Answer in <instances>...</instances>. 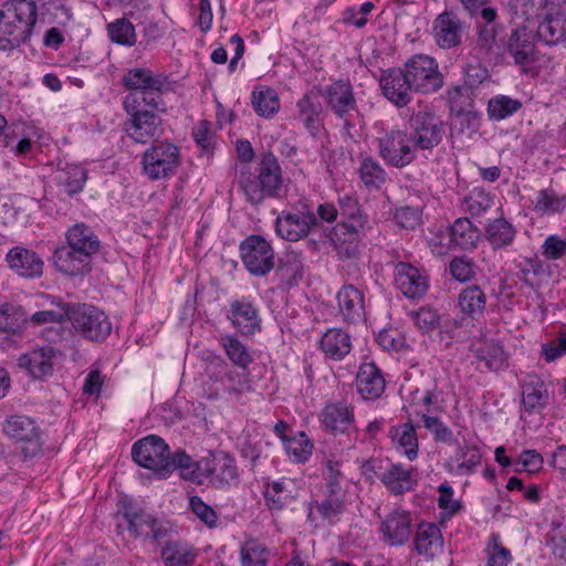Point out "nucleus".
Instances as JSON below:
<instances>
[{
    "label": "nucleus",
    "instance_id": "f257e3e1",
    "mask_svg": "<svg viewBox=\"0 0 566 566\" xmlns=\"http://www.w3.org/2000/svg\"><path fill=\"white\" fill-rule=\"evenodd\" d=\"M38 9L34 0H7L0 6V50L10 51L30 41Z\"/></svg>",
    "mask_w": 566,
    "mask_h": 566
},
{
    "label": "nucleus",
    "instance_id": "f03ea898",
    "mask_svg": "<svg viewBox=\"0 0 566 566\" xmlns=\"http://www.w3.org/2000/svg\"><path fill=\"white\" fill-rule=\"evenodd\" d=\"M239 185L252 205L268 198H279L283 190V178L277 158L272 153L263 154L256 175H242Z\"/></svg>",
    "mask_w": 566,
    "mask_h": 566
},
{
    "label": "nucleus",
    "instance_id": "7ed1b4c3",
    "mask_svg": "<svg viewBox=\"0 0 566 566\" xmlns=\"http://www.w3.org/2000/svg\"><path fill=\"white\" fill-rule=\"evenodd\" d=\"M138 98V96L124 98L123 106L129 116L124 124V130L133 142L147 144L164 134V124L158 113L159 107L140 104Z\"/></svg>",
    "mask_w": 566,
    "mask_h": 566
},
{
    "label": "nucleus",
    "instance_id": "20e7f679",
    "mask_svg": "<svg viewBox=\"0 0 566 566\" xmlns=\"http://www.w3.org/2000/svg\"><path fill=\"white\" fill-rule=\"evenodd\" d=\"M123 84L130 91L126 97L138 96L140 104H150L153 107L164 104L161 95L169 85L167 76L144 67L128 70L123 77Z\"/></svg>",
    "mask_w": 566,
    "mask_h": 566
},
{
    "label": "nucleus",
    "instance_id": "39448f33",
    "mask_svg": "<svg viewBox=\"0 0 566 566\" xmlns=\"http://www.w3.org/2000/svg\"><path fill=\"white\" fill-rule=\"evenodd\" d=\"M69 321L76 333L91 342L102 343L112 332L107 315L90 304H73Z\"/></svg>",
    "mask_w": 566,
    "mask_h": 566
},
{
    "label": "nucleus",
    "instance_id": "423d86ee",
    "mask_svg": "<svg viewBox=\"0 0 566 566\" xmlns=\"http://www.w3.org/2000/svg\"><path fill=\"white\" fill-rule=\"evenodd\" d=\"M180 164V149L169 142H159L147 148L142 157L143 172L150 180L172 176Z\"/></svg>",
    "mask_w": 566,
    "mask_h": 566
},
{
    "label": "nucleus",
    "instance_id": "0eeeda50",
    "mask_svg": "<svg viewBox=\"0 0 566 566\" xmlns=\"http://www.w3.org/2000/svg\"><path fill=\"white\" fill-rule=\"evenodd\" d=\"M133 460L140 467L151 470L160 479L169 476V447L158 436L149 434L133 444Z\"/></svg>",
    "mask_w": 566,
    "mask_h": 566
},
{
    "label": "nucleus",
    "instance_id": "6e6552de",
    "mask_svg": "<svg viewBox=\"0 0 566 566\" xmlns=\"http://www.w3.org/2000/svg\"><path fill=\"white\" fill-rule=\"evenodd\" d=\"M408 135L416 153L431 150L442 140L443 126L432 112L419 111L409 119Z\"/></svg>",
    "mask_w": 566,
    "mask_h": 566
},
{
    "label": "nucleus",
    "instance_id": "1a4fd4ad",
    "mask_svg": "<svg viewBox=\"0 0 566 566\" xmlns=\"http://www.w3.org/2000/svg\"><path fill=\"white\" fill-rule=\"evenodd\" d=\"M378 153L385 163L395 168H403L417 156L408 130L392 129L378 138Z\"/></svg>",
    "mask_w": 566,
    "mask_h": 566
},
{
    "label": "nucleus",
    "instance_id": "9d476101",
    "mask_svg": "<svg viewBox=\"0 0 566 566\" xmlns=\"http://www.w3.org/2000/svg\"><path fill=\"white\" fill-rule=\"evenodd\" d=\"M405 69L413 91L422 94L434 93L443 84L442 74L439 72L434 59L418 54L405 63Z\"/></svg>",
    "mask_w": 566,
    "mask_h": 566
},
{
    "label": "nucleus",
    "instance_id": "9b49d317",
    "mask_svg": "<svg viewBox=\"0 0 566 566\" xmlns=\"http://www.w3.org/2000/svg\"><path fill=\"white\" fill-rule=\"evenodd\" d=\"M240 255L245 269L255 276H263L274 268V251L261 235L252 234L240 243Z\"/></svg>",
    "mask_w": 566,
    "mask_h": 566
},
{
    "label": "nucleus",
    "instance_id": "f8f14e48",
    "mask_svg": "<svg viewBox=\"0 0 566 566\" xmlns=\"http://www.w3.org/2000/svg\"><path fill=\"white\" fill-rule=\"evenodd\" d=\"M127 528L134 537L149 539L159 543L172 533V525L170 522L158 518L153 514L144 511H128L123 514Z\"/></svg>",
    "mask_w": 566,
    "mask_h": 566
},
{
    "label": "nucleus",
    "instance_id": "ddd939ff",
    "mask_svg": "<svg viewBox=\"0 0 566 566\" xmlns=\"http://www.w3.org/2000/svg\"><path fill=\"white\" fill-rule=\"evenodd\" d=\"M318 226L314 212L306 211H282L275 220V231L284 240L296 242L305 238L310 231Z\"/></svg>",
    "mask_w": 566,
    "mask_h": 566
},
{
    "label": "nucleus",
    "instance_id": "4468645a",
    "mask_svg": "<svg viewBox=\"0 0 566 566\" xmlns=\"http://www.w3.org/2000/svg\"><path fill=\"white\" fill-rule=\"evenodd\" d=\"M202 476L216 488L230 485L238 479L235 460L223 451L210 453L201 459Z\"/></svg>",
    "mask_w": 566,
    "mask_h": 566
},
{
    "label": "nucleus",
    "instance_id": "2eb2a0df",
    "mask_svg": "<svg viewBox=\"0 0 566 566\" xmlns=\"http://www.w3.org/2000/svg\"><path fill=\"white\" fill-rule=\"evenodd\" d=\"M327 108L338 118H347L357 112V101L349 80H337L321 91Z\"/></svg>",
    "mask_w": 566,
    "mask_h": 566
},
{
    "label": "nucleus",
    "instance_id": "dca6fc26",
    "mask_svg": "<svg viewBox=\"0 0 566 566\" xmlns=\"http://www.w3.org/2000/svg\"><path fill=\"white\" fill-rule=\"evenodd\" d=\"M381 92L397 107H405L411 101L412 85L408 78L406 69H387L381 72L379 78Z\"/></svg>",
    "mask_w": 566,
    "mask_h": 566
},
{
    "label": "nucleus",
    "instance_id": "f3484780",
    "mask_svg": "<svg viewBox=\"0 0 566 566\" xmlns=\"http://www.w3.org/2000/svg\"><path fill=\"white\" fill-rule=\"evenodd\" d=\"M319 421L327 432L349 434L355 429L354 407L345 401L328 402L319 413Z\"/></svg>",
    "mask_w": 566,
    "mask_h": 566
},
{
    "label": "nucleus",
    "instance_id": "a211bd4d",
    "mask_svg": "<svg viewBox=\"0 0 566 566\" xmlns=\"http://www.w3.org/2000/svg\"><path fill=\"white\" fill-rule=\"evenodd\" d=\"M364 226L338 222L329 232V241L340 259H355L359 254L360 230Z\"/></svg>",
    "mask_w": 566,
    "mask_h": 566
},
{
    "label": "nucleus",
    "instance_id": "6ab92c4d",
    "mask_svg": "<svg viewBox=\"0 0 566 566\" xmlns=\"http://www.w3.org/2000/svg\"><path fill=\"white\" fill-rule=\"evenodd\" d=\"M3 431L15 441L25 442V454L33 455L41 450L40 433L34 421L25 416H15L6 421Z\"/></svg>",
    "mask_w": 566,
    "mask_h": 566
},
{
    "label": "nucleus",
    "instance_id": "aec40b11",
    "mask_svg": "<svg viewBox=\"0 0 566 566\" xmlns=\"http://www.w3.org/2000/svg\"><path fill=\"white\" fill-rule=\"evenodd\" d=\"M395 284L408 298H421L428 291V281L416 266L399 262L395 266Z\"/></svg>",
    "mask_w": 566,
    "mask_h": 566
},
{
    "label": "nucleus",
    "instance_id": "412c9836",
    "mask_svg": "<svg viewBox=\"0 0 566 566\" xmlns=\"http://www.w3.org/2000/svg\"><path fill=\"white\" fill-rule=\"evenodd\" d=\"M6 261L11 271L25 279H36L43 273V261L32 250L14 247L9 250Z\"/></svg>",
    "mask_w": 566,
    "mask_h": 566
},
{
    "label": "nucleus",
    "instance_id": "4be33fe9",
    "mask_svg": "<svg viewBox=\"0 0 566 566\" xmlns=\"http://www.w3.org/2000/svg\"><path fill=\"white\" fill-rule=\"evenodd\" d=\"M536 38L549 48H565L566 14L563 12L545 14L537 24Z\"/></svg>",
    "mask_w": 566,
    "mask_h": 566
},
{
    "label": "nucleus",
    "instance_id": "5701e85b",
    "mask_svg": "<svg viewBox=\"0 0 566 566\" xmlns=\"http://www.w3.org/2000/svg\"><path fill=\"white\" fill-rule=\"evenodd\" d=\"M386 381L381 370L374 363H364L356 374L357 392L365 400H375L385 391Z\"/></svg>",
    "mask_w": 566,
    "mask_h": 566
},
{
    "label": "nucleus",
    "instance_id": "b1692460",
    "mask_svg": "<svg viewBox=\"0 0 566 566\" xmlns=\"http://www.w3.org/2000/svg\"><path fill=\"white\" fill-rule=\"evenodd\" d=\"M534 35L527 28H517L510 34L507 41V52L513 57L515 64L527 65L536 61V46Z\"/></svg>",
    "mask_w": 566,
    "mask_h": 566
},
{
    "label": "nucleus",
    "instance_id": "393cba45",
    "mask_svg": "<svg viewBox=\"0 0 566 566\" xmlns=\"http://www.w3.org/2000/svg\"><path fill=\"white\" fill-rule=\"evenodd\" d=\"M338 311L344 321L359 323L365 319V297L360 290L352 284L344 285L337 293Z\"/></svg>",
    "mask_w": 566,
    "mask_h": 566
},
{
    "label": "nucleus",
    "instance_id": "a878e982",
    "mask_svg": "<svg viewBox=\"0 0 566 566\" xmlns=\"http://www.w3.org/2000/svg\"><path fill=\"white\" fill-rule=\"evenodd\" d=\"M56 350L51 346L34 348L18 359V365L28 370L33 378H43L52 374Z\"/></svg>",
    "mask_w": 566,
    "mask_h": 566
},
{
    "label": "nucleus",
    "instance_id": "bb28decb",
    "mask_svg": "<svg viewBox=\"0 0 566 566\" xmlns=\"http://www.w3.org/2000/svg\"><path fill=\"white\" fill-rule=\"evenodd\" d=\"M319 97L321 90L313 88L305 93L296 104L298 118L313 137L318 135L322 127L321 115L323 113V106Z\"/></svg>",
    "mask_w": 566,
    "mask_h": 566
},
{
    "label": "nucleus",
    "instance_id": "cd10ccee",
    "mask_svg": "<svg viewBox=\"0 0 566 566\" xmlns=\"http://www.w3.org/2000/svg\"><path fill=\"white\" fill-rule=\"evenodd\" d=\"M55 268L64 274L76 276L92 271V260L75 252L71 245L59 247L53 253Z\"/></svg>",
    "mask_w": 566,
    "mask_h": 566
},
{
    "label": "nucleus",
    "instance_id": "c85d7f7f",
    "mask_svg": "<svg viewBox=\"0 0 566 566\" xmlns=\"http://www.w3.org/2000/svg\"><path fill=\"white\" fill-rule=\"evenodd\" d=\"M381 532L390 545H402L411 535V516L407 511L394 510L381 523Z\"/></svg>",
    "mask_w": 566,
    "mask_h": 566
},
{
    "label": "nucleus",
    "instance_id": "c756f323",
    "mask_svg": "<svg viewBox=\"0 0 566 566\" xmlns=\"http://www.w3.org/2000/svg\"><path fill=\"white\" fill-rule=\"evenodd\" d=\"M434 39L442 49H452L461 43L463 24L455 15L443 12L434 21Z\"/></svg>",
    "mask_w": 566,
    "mask_h": 566
},
{
    "label": "nucleus",
    "instance_id": "7c9ffc66",
    "mask_svg": "<svg viewBox=\"0 0 566 566\" xmlns=\"http://www.w3.org/2000/svg\"><path fill=\"white\" fill-rule=\"evenodd\" d=\"M66 244L78 254H84L93 260V255L99 251L101 241L92 228L83 222L71 227L66 233Z\"/></svg>",
    "mask_w": 566,
    "mask_h": 566
},
{
    "label": "nucleus",
    "instance_id": "2f4dec72",
    "mask_svg": "<svg viewBox=\"0 0 566 566\" xmlns=\"http://www.w3.org/2000/svg\"><path fill=\"white\" fill-rule=\"evenodd\" d=\"M229 318L231 319L232 325L242 335H253L261 328L259 312L251 303L240 301L232 302L230 305Z\"/></svg>",
    "mask_w": 566,
    "mask_h": 566
},
{
    "label": "nucleus",
    "instance_id": "473e14b6",
    "mask_svg": "<svg viewBox=\"0 0 566 566\" xmlns=\"http://www.w3.org/2000/svg\"><path fill=\"white\" fill-rule=\"evenodd\" d=\"M413 543L417 553L429 559L441 553L443 547L440 528L430 523H422L418 526Z\"/></svg>",
    "mask_w": 566,
    "mask_h": 566
},
{
    "label": "nucleus",
    "instance_id": "72a5a7b5",
    "mask_svg": "<svg viewBox=\"0 0 566 566\" xmlns=\"http://www.w3.org/2000/svg\"><path fill=\"white\" fill-rule=\"evenodd\" d=\"M502 27H492L491 24L475 25V40L473 50L481 60L492 61L499 56L500 45L497 34Z\"/></svg>",
    "mask_w": 566,
    "mask_h": 566
},
{
    "label": "nucleus",
    "instance_id": "f704fd0d",
    "mask_svg": "<svg viewBox=\"0 0 566 566\" xmlns=\"http://www.w3.org/2000/svg\"><path fill=\"white\" fill-rule=\"evenodd\" d=\"M389 438L394 447L409 461L418 458L419 442L416 428L412 422L408 421L402 424L394 426L390 428Z\"/></svg>",
    "mask_w": 566,
    "mask_h": 566
},
{
    "label": "nucleus",
    "instance_id": "c9c22d12",
    "mask_svg": "<svg viewBox=\"0 0 566 566\" xmlns=\"http://www.w3.org/2000/svg\"><path fill=\"white\" fill-rule=\"evenodd\" d=\"M412 469H406L402 464H390L380 476L381 482L394 495H400L413 489L416 480Z\"/></svg>",
    "mask_w": 566,
    "mask_h": 566
},
{
    "label": "nucleus",
    "instance_id": "e433bc0d",
    "mask_svg": "<svg viewBox=\"0 0 566 566\" xmlns=\"http://www.w3.org/2000/svg\"><path fill=\"white\" fill-rule=\"evenodd\" d=\"M321 349L334 360H342L352 350L350 336L340 328H331L321 339Z\"/></svg>",
    "mask_w": 566,
    "mask_h": 566
},
{
    "label": "nucleus",
    "instance_id": "4c0bfd02",
    "mask_svg": "<svg viewBox=\"0 0 566 566\" xmlns=\"http://www.w3.org/2000/svg\"><path fill=\"white\" fill-rule=\"evenodd\" d=\"M304 274L303 256L297 251H286L279 260L276 275L286 287L296 285Z\"/></svg>",
    "mask_w": 566,
    "mask_h": 566
},
{
    "label": "nucleus",
    "instance_id": "58836bf2",
    "mask_svg": "<svg viewBox=\"0 0 566 566\" xmlns=\"http://www.w3.org/2000/svg\"><path fill=\"white\" fill-rule=\"evenodd\" d=\"M450 242L461 250H473L481 238L480 230L468 218H459L450 227Z\"/></svg>",
    "mask_w": 566,
    "mask_h": 566
},
{
    "label": "nucleus",
    "instance_id": "ea45409f",
    "mask_svg": "<svg viewBox=\"0 0 566 566\" xmlns=\"http://www.w3.org/2000/svg\"><path fill=\"white\" fill-rule=\"evenodd\" d=\"M166 566H190L195 563L196 552L182 541H167L160 554Z\"/></svg>",
    "mask_w": 566,
    "mask_h": 566
},
{
    "label": "nucleus",
    "instance_id": "a19ab883",
    "mask_svg": "<svg viewBox=\"0 0 566 566\" xmlns=\"http://www.w3.org/2000/svg\"><path fill=\"white\" fill-rule=\"evenodd\" d=\"M486 295L479 285L464 287L458 296L460 311L471 318H478L485 310Z\"/></svg>",
    "mask_w": 566,
    "mask_h": 566
},
{
    "label": "nucleus",
    "instance_id": "79ce46f5",
    "mask_svg": "<svg viewBox=\"0 0 566 566\" xmlns=\"http://www.w3.org/2000/svg\"><path fill=\"white\" fill-rule=\"evenodd\" d=\"M345 510V496L324 494L321 502H315L308 513V517L315 520L316 515L329 524L338 521Z\"/></svg>",
    "mask_w": 566,
    "mask_h": 566
},
{
    "label": "nucleus",
    "instance_id": "37998d69",
    "mask_svg": "<svg viewBox=\"0 0 566 566\" xmlns=\"http://www.w3.org/2000/svg\"><path fill=\"white\" fill-rule=\"evenodd\" d=\"M167 462L169 475L177 469L182 479L201 483V460L193 461L184 450H178L172 455L169 454Z\"/></svg>",
    "mask_w": 566,
    "mask_h": 566
},
{
    "label": "nucleus",
    "instance_id": "c03bdc74",
    "mask_svg": "<svg viewBox=\"0 0 566 566\" xmlns=\"http://www.w3.org/2000/svg\"><path fill=\"white\" fill-rule=\"evenodd\" d=\"M515 235V228L504 218L494 219L485 228V238L493 249L509 247Z\"/></svg>",
    "mask_w": 566,
    "mask_h": 566
},
{
    "label": "nucleus",
    "instance_id": "a18cd8bd",
    "mask_svg": "<svg viewBox=\"0 0 566 566\" xmlns=\"http://www.w3.org/2000/svg\"><path fill=\"white\" fill-rule=\"evenodd\" d=\"M475 357L489 370H499L506 365L503 347L495 342H486L474 348Z\"/></svg>",
    "mask_w": 566,
    "mask_h": 566
},
{
    "label": "nucleus",
    "instance_id": "49530a36",
    "mask_svg": "<svg viewBox=\"0 0 566 566\" xmlns=\"http://www.w3.org/2000/svg\"><path fill=\"white\" fill-rule=\"evenodd\" d=\"M25 322L27 317L21 308L8 304L0 306V332L18 338Z\"/></svg>",
    "mask_w": 566,
    "mask_h": 566
},
{
    "label": "nucleus",
    "instance_id": "de8ad7c7",
    "mask_svg": "<svg viewBox=\"0 0 566 566\" xmlns=\"http://www.w3.org/2000/svg\"><path fill=\"white\" fill-rule=\"evenodd\" d=\"M522 402L526 410H539L547 403V390L545 384L538 379H532L523 385Z\"/></svg>",
    "mask_w": 566,
    "mask_h": 566
},
{
    "label": "nucleus",
    "instance_id": "09e8293b",
    "mask_svg": "<svg viewBox=\"0 0 566 566\" xmlns=\"http://www.w3.org/2000/svg\"><path fill=\"white\" fill-rule=\"evenodd\" d=\"M359 176L365 187L373 190L379 189L385 184L387 174L376 159L366 157L360 164Z\"/></svg>",
    "mask_w": 566,
    "mask_h": 566
},
{
    "label": "nucleus",
    "instance_id": "8fccbe9b",
    "mask_svg": "<svg viewBox=\"0 0 566 566\" xmlns=\"http://www.w3.org/2000/svg\"><path fill=\"white\" fill-rule=\"evenodd\" d=\"M252 105L259 115L271 117L279 112L280 101L274 90L265 88L253 92Z\"/></svg>",
    "mask_w": 566,
    "mask_h": 566
},
{
    "label": "nucleus",
    "instance_id": "3c124183",
    "mask_svg": "<svg viewBox=\"0 0 566 566\" xmlns=\"http://www.w3.org/2000/svg\"><path fill=\"white\" fill-rule=\"evenodd\" d=\"M522 107L518 99H513L505 95H497L489 101L488 113L491 119L502 120Z\"/></svg>",
    "mask_w": 566,
    "mask_h": 566
},
{
    "label": "nucleus",
    "instance_id": "603ef678",
    "mask_svg": "<svg viewBox=\"0 0 566 566\" xmlns=\"http://www.w3.org/2000/svg\"><path fill=\"white\" fill-rule=\"evenodd\" d=\"M342 463L338 461L327 460L323 470V479L325 481V494L345 496L343 489L344 475L340 470Z\"/></svg>",
    "mask_w": 566,
    "mask_h": 566
},
{
    "label": "nucleus",
    "instance_id": "864d4df0",
    "mask_svg": "<svg viewBox=\"0 0 566 566\" xmlns=\"http://www.w3.org/2000/svg\"><path fill=\"white\" fill-rule=\"evenodd\" d=\"M566 207V197L558 196L554 190L543 189L538 191L535 201V210L542 214L562 212Z\"/></svg>",
    "mask_w": 566,
    "mask_h": 566
},
{
    "label": "nucleus",
    "instance_id": "5fc2aeb1",
    "mask_svg": "<svg viewBox=\"0 0 566 566\" xmlns=\"http://www.w3.org/2000/svg\"><path fill=\"white\" fill-rule=\"evenodd\" d=\"M222 346L229 359L238 367L247 369L252 361V356L245 345L233 336L221 338Z\"/></svg>",
    "mask_w": 566,
    "mask_h": 566
},
{
    "label": "nucleus",
    "instance_id": "6e6d98bb",
    "mask_svg": "<svg viewBox=\"0 0 566 566\" xmlns=\"http://www.w3.org/2000/svg\"><path fill=\"white\" fill-rule=\"evenodd\" d=\"M242 566H265L269 560L268 548L254 539L247 541L241 547Z\"/></svg>",
    "mask_w": 566,
    "mask_h": 566
},
{
    "label": "nucleus",
    "instance_id": "4d7b16f0",
    "mask_svg": "<svg viewBox=\"0 0 566 566\" xmlns=\"http://www.w3.org/2000/svg\"><path fill=\"white\" fill-rule=\"evenodd\" d=\"M109 38L113 42L132 46L136 43L135 28L133 23L125 19H117L107 25Z\"/></svg>",
    "mask_w": 566,
    "mask_h": 566
},
{
    "label": "nucleus",
    "instance_id": "13d9d810",
    "mask_svg": "<svg viewBox=\"0 0 566 566\" xmlns=\"http://www.w3.org/2000/svg\"><path fill=\"white\" fill-rule=\"evenodd\" d=\"M493 203L489 192L474 188L463 200L464 209L473 217H480L486 212Z\"/></svg>",
    "mask_w": 566,
    "mask_h": 566
},
{
    "label": "nucleus",
    "instance_id": "bf43d9fd",
    "mask_svg": "<svg viewBox=\"0 0 566 566\" xmlns=\"http://www.w3.org/2000/svg\"><path fill=\"white\" fill-rule=\"evenodd\" d=\"M347 221L348 224L365 226L366 218L360 211V207L355 197L345 195L338 198V214Z\"/></svg>",
    "mask_w": 566,
    "mask_h": 566
},
{
    "label": "nucleus",
    "instance_id": "052dcab7",
    "mask_svg": "<svg viewBox=\"0 0 566 566\" xmlns=\"http://www.w3.org/2000/svg\"><path fill=\"white\" fill-rule=\"evenodd\" d=\"M86 179L87 172L83 167L78 165H67L61 182L65 192L69 195H76L83 190Z\"/></svg>",
    "mask_w": 566,
    "mask_h": 566
},
{
    "label": "nucleus",
    "instance_id": "680f3d73",
    "mask_svg": "<svg viewBox=\"0 0 566 566\" xmlns=\"http://www.w3.org/2000/svg\"><path fill=\"white\" fill-rule=\"evenodd\" d=\"M455 461L458 463V473L470 474L481 462V453L479 449L473 446L459 447L455 454Z\"/></svg>",
    "mask_w": 566,
    "mask_h": 566
},
{
    "label": "nucleus",
    "instance_id": "e2e57ef3",
    "mask_svg": "<svg viewBox=\"0 0 566 566\" xmlns=\"http://www.w3.org/2000/svg\"><path fill=\"white\" fill-rule=\"evenodd\" d=\"M421 419L423 421V426L428 429L432 434L433 439L437 442L454 444L457 442L452 430L443 423L438 417H431L426 413L421 415Z\"/></svg>",
    "mask_w": 566,
    "mask_h": 566
},
{
    "label": "nucleus",
    "instance_id": "0e129e2a",
    "mask_svg": "<svg viewBox=\"0 0 566 566\" xmlns=\"http://www.w3.org/2000/svg\"><path fill=\"white\" fill-rule=\"evenodd\" d=\"M72 305L67 303H59L57 307L54 310H44L35 312L31 316V322L36 325H42L46 323H62L66 318L70 319Z\"/></svg>",
    "mask_w": 566,
    "mask_h": 566
},
{
    "label": "nucleus",
    "instance_id": "69168bd1",
    "mask_svg": "<svg viewBox=\"0 0 566 566\" xmlns=\"http://www.w3.org/2000/svg\"><path fill=\"white\" fill-rule=\"evenodd\" d=\"M488 566H509L511 562V553L503 547L499 535L492 534L488 544Z\"/></svg>",
    "mask_w": 566,
    "mask_h": 566
},
{
    "label": "nucleus",
    "instance_id": "338daca9",
    "mask_svg": "<svg viewBox=\"0 0 566 566\" xmlns=\"http://www.w3.org/2000/svg\"><path fill=\"white\" fill-rule=\"evenodd\" d=\"M189 509L208 527L212 528L218 523L217 512L198 495L189 499Z\"/></svg>",
    "mask_w": 566,
    "mask_h": 566
},
{
    "label": "nucleus",
    "instance_id": "774afa93",
    "mask_svg": "<svg viewBox=\"0 0 566 566\" xmlns=\"http://www.w3.org/2000/svg\"><path fill=\"white\" fill-rule=\"evenodd\" d=\"M450 273L459 282H467L475 275V264L467 256H455L449 264Z\"/></svg>",
    "mask_w": 566,
    "mask_h": 566
}]
</instances>
